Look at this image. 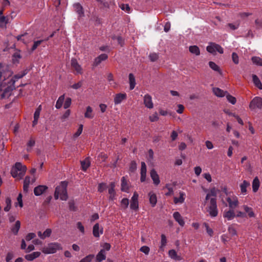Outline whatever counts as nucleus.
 I'll return each mask as SVG.
<instances>
[{"instance_id": "nucleus-1", "label": "nucleus", "mask_w": 262, "mask_h": 262, "mask_svg": "<svg viewBox=\"0 0 262 262\" xmlns=\"http://www.w3.org/2000/svg\"><path fill=\"white\" fill-rule=\"evenodd\" d=\"M204 205L206 206V210L210 216L215 217L217 216L219 210L216 198H211L207 201L205 200Z\"/></svg>"}, {"instance_id": "nucleus-2", "label": "nucleus", "mask_w": 262, "mask_h": 262, "mask_svg": "<svg viewBox=\"0 0 262 262\" xmlns=\"http://www.w3.org/2000/svg\"><path fill=\"white\" fill-rule=\"evenodd\" d=\"M68 183L65 181L61 182L59 185L56 187L54 193V198L55 200L60 198V200L63 201L67 200L68 195L67 193Z\"/></svg>"}, {"instance_id": "nucleus-3", "label": "nucleus", "mask_w": 262, "mask_h": 262, "mask_svg": "<svg viewBox=\"0 0 262 262\" xmlns=\"http://www.w3.org/2000/svg\"><path fill=\"white\" fill-rule=\"evenodd\" d=\"M27 167L21 163L17 162L12 167L11 171L12 176L16 180H20L24 176Z\"/></svg>"}, {"instance_id": "nucleus-4", "label": "nucleus", "mask_w": 262, "mask_h": 262, "mask_svg": "<svg viewBox=\"0 0 262 262\" xmlns=\"http://www.w3.org/2000/svg\"><path fill=\"white\" fill-rule=\"evenodd\" d=\"M61 248L59 244L57 243H53L49 244L48 246L44 247L42 249V252L46 254H53L56 252L57 250Z\"/></svg>"}, {"instance_id": "nucleus-5", "label": "nucleus", "mask_w": 262, "mask_h": 262, "mask_svg": "<svg viewBox=\"0 0 262 262\" xmlns=\"http://www.w3.org/2000/svg\"><path fill=\"white\" fill-rule=\"evenodd\" d=\"M206 49L208 52L212 54H215L216 52H218L220 54L224 53L223 48L220 45L213 42L209 43Z\"/></svg>"}, {"instance_id": "nucleus-6", "label": "nucleus", "mask_w": 262, "mask_h": 262, "mask_svg": "<svg viewBox=\"0 0 262 262\" xmlns=\"http://www.w3.org/2000/svg\"><path fill=\"white\" fill-rule=\"evenodd\" d=\"M249 108L251 110L256 108H262V98L259 97H254L249 104Z\"/></svg>"}, {"instance_id": "nucleus-7", "label": "nucleus", "mask_w": 262, "mask_h": 262, "mask_svg": "<svg viewBox=\"0 0 262 262\" xmlns=\"http://www.w3.org/2000/svg\"><path fill=\"white\" fill-rule=\"evenodd\" d=\"M226 201L228 203V206L230 209H234L238 206V200L237 197L235 195H233L227 197Z\"/></svg>"}, {"instance_id": "nucleus-8", "label": "nucleus", "mask_w": 262, "mask_h": 262, "mask_svg": "<svg viewBox=\"0 0 262 262\" xmlns=\"http://www.w3.org/2000/svg\"><path fill=\"white\" fill-rule=\"evenodd\" d=\"M139 194L137 192H134L130 200V208L132 210H137L139 208L138 202Z\"/></svg>"}, {"instance_id": "nucleus-9", "label": "nucleus", "mask_w": 262, "mask_h": 262, "mask_svg": "<svg viewBox=\"0 0 262 262\" xmlns=\"http://www.w3.org/2000/svg\"><path fill=\"white\" fill-rule=\"evenodd\" d=\"M242 208L244 210V213H245L246 217L249 218H254L256 217V213L252 207L248 206L247 205H243L242 206Z\"/></svg>"}, {"instance_id": "nucleus-10", "label": "nucleus", "mask_w": 262, "mask_h": 262, "mask_svg": "<svg viewBox=\"0 0 262 262\" xmlns=\"http://www.w3.org/2000/svg\"><path fill=\"white\" fill-rule=\"evenodd\" d=\"M72 68L76 72L77 74H81L83 72L81 66L78 63L75 58H72L71 61Z\"/></svg>"}, {"instance_id": "nucleus-11", "label": "nucleus", "mask_w": 262, "mask_h": 262, "mask_svg": "<svg viewBox=\"0 0 262 262\" xmlns=\"http://www.w3.org/2000/svg\"><path fill=\"white\" fill-rule=\"evenodd\" d=\"M143 103L145 107L151 109L154 107V103L152 100V97L149 94H146L143 97Z\"/></svg>"}, {"instance_id": "nucleus-12", "label": "nucleus", "mask_w": 262, "mask_h": 262, "mask_svg": "<svg viewBox=\"0 0 262 262\" xmlns=\"http://www.w3.org/2000/svg\"><path fill=\"white\" fill-rule=\"evenodd\" d=\"M127 95L125 93H118L115 95L114 102L115 105L120 104L123 100L126 99Z\"/></svg>"}, {"instance_id": "nucleus-13", "label": "nucleus", "mask_w": 262, "mask_h": 262, "mask_svg": "<svg viewBox=\"0 0 262 262\" xmlns=\"http://www.w3.org/2000/svg\"><path fill=\"white\" fill-rule=\"evenodd\" d=\"M103 228H100L98 223L95 224L93 228V234L94 236L95 237H99L100 235L103 234Z\"/></svg>"}, {"instance_id": "nucleus-14", "label": "nucleus", "mask_w": 262, "mask_h": 262, "mask_svg": "<svg viewBox=\"0 0 262 262\" xmlns=\"http://www.w3.org/2000/svg\"><path fill=\"white\" fill-rule=\"evenodd\" d=\"M48 187L46 185H39L34 189V193L36 196H39L45 192Z\"/></svg>"}, {"instance_id": "nucleus-15", "label": "nucleus", "mask_w": 262, "mask_h": 262, "mask_svg": "<svg viewBox=\"0 0 262 262\" xmlns=\"http://www.w3.org/2000/svg\"><path fill=\"white\" fill-rule=\"evenodd\" d=\"M108 56L107 54H101L94 59L93 66L94 67L98 66L102 61L106 60Z\"/></svg>"}, {"instance_id": "nucleus-16", "label": "nucleus", "mask_w": 262, "mask_h": 262, "mask_svg": "<svg viewBox=\"0 0 262 262\" xmlns=\"http://www.w3.org/2000/svg\"><path fill=\"white\" fill-rule=\"evenodd\" d=\"M250 184L246 180H244L243 182L239 185L241 189V193L244 195L247 193V188L249 187Z\"/></svg>"}, {"instance_id": "nucleus-17", "label": "nucleus", "mask_w": 262, "mask_h": 262, "mask_svg": "<svg viewBox=\"0 0 262 262\" xmlns=\"http://www.w3.org/2000/svg\"><path fill=\"white\" fill-rule=\"evenodd\" d=\"M173 217L175 221L178 223L180 226L181 227H183L184 226L185 222L184 219L179 212H174L173 214Z\"/></svg>"}, {"instance_id": "nucleus-18", "label": "nucleus", "mask_w": 262, "mask_h": 262, "mask_svg": "<svg viewBox=\"0 0 262 262\" xmlns=\"http://www.w3.org/2000/svg\"><path fill=\"white\" fill-rule=\"evenodd\" d=\"M150 175L151 178L152 179L154 182V184L155 185H159L160 183L159 177L157 172L154 169L150 170Z\"/></svg>"}, {"instance_id": "nucleus-19", "label": "nucleus", "mask_w": 262, "mask_h": 262, "mask_svg": "<svg viewBox=\"0 0 262 262\" xmlns=\"http://www.w3.org/2000/svg\"><path fill=\"white\" fill-rule=\"evenodd\" d=\"M149 201L151 207H155L157 203V197L154 192L150 191L148 193Z\"/></svg>"}, {"instance_id": "nucleus-20", "label": "nucleus", "mask_w": 262, "mask_h": 262, "mask_svg": "<svg viewBox=\"0 0 262 262\" xmlns=\"http://www.w3.org/2000/svg\"><path fill=\"white\" fill-rule=\"evenodd\" d=\"M141 178L140 180L141 182H143L146 180V165L144 162H142L141 163Z\"/></svg>"}, {"instance_id": "nucleus-21", "label": "nucleus", "mask_w": 262, "mask_h": 262, "mask_svg": "<svg viewBox=\"0 0 262 262\" xmlns=\"http://www.w3.org/2000/svg\"><path fill=\"white\" fill-rule=\"evenodd\" d=\"M218 191L219 190L215 187L212 188L210 189L209 192L206 194L205 200L207 201L211 199V198H216Z\"/></svg>"}, {"instance_id": "nucleus-22", "label": "nucleus", "mask_w": 262, "mask_h": 262, "mask_svg": "<svg viewBox=\"0 0 262 262\" xmlns=\"http://www.w3.org/2000/svg\"><path fill=\"white\" fill-rule=\"evenodd\" d=\"M223 217L227 219L228 221L233 219L235 217L233 209H230L228 211H225L223 213Z\"/></svg>"}, {"instance_id": "nucleus-23", "label": "nucleus", "mask_w": 262, "mask_h": 262, "mask_svg": "<svg viewBox=\"0 0 262 262\" xmlns=\"http://www.w3.org/2000/svg\"><path fill=\"white\" fill-rule=\"evenodd\" d=\"M41 253L40 252H34L31 254L25 255V258L28 261H32L35 258L39 257Z\"/></svg>"}, {"instance_id": "nucleus-24", "label": "nucleus", "mask_w": 262, "mask_h": 262, "mask_svg": "<svg viewBox=\"0 0 262 262\" xmlns=\"http://www.w3.org/2000/svg\"><path fill=\"white\" fill-rule=\"evenodd\" d=\"M115 184L114 182H112L110 184V188H108V193L110 194V199L113 200L115 197Z\"/></svg>"}, {"instance_id": "nucleus-25", "label": "nucleus", "mask_w": 262, "mask_h": 262, "mask_svg": "<svg viewBox=\"0 0 262 262\" xmlns=\"http://www.w3.org/2000/svg\"><path fill=\"white\" fill-rule=\"evenodd\" d=\"M96 262H101L106 258V253L104 249H101L96 255Z\"/></svg>"}, {"instance_id": "nucleus-26", "label": "nucleus", "mask_w": 262, "mask_h": 262, "mask_svg": "<svg viewBox=\"0 0 262 262\" xmlns=\"http://www.w3.org/2000/svg\"><path fill=\"white\" fill-rule=\"evenodd\" d=\"M52 233V230L50 229H47L43 233H41V232L39 231L38 232V236L41 238V239H45V238L47 237H49L51 235V234Z\"/></svg>"}, {"instance_id": "nucleus-27", "label": "nucleus", "mask_w": 262, "mask_h": 262, "mask_svg": "<svg viewBox=\"0 0 262 262\" xmlns=\"http://www.w3.org/2000/svg\"><path fill=\"white\" fill-rule=\"evenodd\" d=\"M121 190L122 191L127 192L129 187L127 184V180L125 177H123L121 179Z\"/></svg>"}, {"instance_id": "nucleus-28", "label": "nucleus", "mask_w": 262, "mask_h": 262, "mask_svg": "<svg viewBox=\"0 0 262 262\" xmlns=\"http://www.w3.org/2000/svg\"><path fill=\"white\" fill-rule=\"evenodd\" d=\"M213 92L215 95L220 97H223L225 96L226 95V94H227V92H224V91L218 88H213Z\"/></svg>"}, {"instance_id": "nucleus-29", "label": "nucleus", "mask_w": 262, "mask_h": 262, "mask_svg": "<svg viewBox=\"0 0 262 262\" xmlns=\"http://www.w3.org/2000/svg\"><path fill=\"white\" fill-rule=\"evenodd\" d=\"M180 196L179 198L174 197L173 202L175 204L183 203L185 201V194L184 192H180Z\"/></svg>"}, {"instance_id": "nucleus-30", "label": "nucleus", "mask_w": 262, "mask_h": 262, "mask_svg": "<svg viewBox=\"0 0 262 262\" xmlns=\"http://www.w3.org/2000/svg\"><path fill=\"white\" fill-rule=\"evenodd\" d=\"M252 80L254 85L259 90H262V83L256 75H252Z\"/></svg>"}, {"instance_id": "nucleus-31", "label": "nucleus", "mask_w": 262, "mask_h": 262, "mask_svg": "<svg viewBox=\"0 0 262 262\" xmlns=\"http://www.w3.org/2000/svg\"><path fill=\"white\" fill-rule=\"evenodd\" d=\"M8 21L9 19L7 17L0 15V28H6Z\"/></svg>"}, {"instance_id": "nucleus-32", "label": "nucleus", "mask_w": 262, "mask_h": 262, "mask_svg": "<svg viewBox=\"0 0 262 262\" xmlns=\"http://www.w3.org/2000/svg\"><path fill=\"white\" fill-rule=\"evenodd\" d=\"M168 255L172 259L178 260H180L182 259V257L180 256H178L177 255V252L173 249L169 251Z\"/></svg>"}, {"instance_id": "nucleus-33", "label": "nucleus", "mask_w": 262, "mask_h": 262, "mask_svg": "<svg viewBox=\"0 0 262 262\" xmlns=\"http://www.w3.org/2000/svg\"><path fill=\"white\" fill-rule=\"evenodd\" d=\"M81 165L82 169L83 171H86V169L90 166V161L89 158L85 159L84 160L81 161Z\"/></svg>"}, {"instance_id": "nucleus-34", "label": "nucleus", "mask_w": 262, "mask_h": 262, "mask_svg": "<svg viewBox=\"0 0 262 262\" xmlns=\"http://www.w3.org/2000/svg\"><path fill=\"white\" fill-rule=\"evenodd\" d=\"M84 117L89 119H92L94 117L93 109L90 106L86 107V112L84 113Z\"/></svg>"}, {"instance_id": "nucleus-35", "label": "nucleus", "mask_w": 262, "mask_h": 262, "mask_svg": "<svg viewBox=\"0 0 262 262\" xmlns=\"http://www.w3.org/2000/svg\"><path fill=\"white\" fill-rule=\"evenodd\" d=\"M259 187V181L257 177H255L252 182V189L253 192H256Z\"/></svg>"}, {"instance_id": "nucleus-36", "label": "nucleus", "mask_w": 262, "mask_h": 262, "mask_svg": "<svg viewBox=\"0 0 262 262\" xmlns=\"http://www.w3.org/2000/svg\"><path fill=\"white\" fill-rule=\"evenodd\" d=\"M20 222L19 221H17L15 222V225L14 226L11 227V231L15 235H16L18 233V232L20 229Z\"/></svg>"}, {"instance_id": "nucleus-37", "label": "nucleus", "mask_w": 262, "mask_h": 262, "mask_svg": "<svg viewBox=\"0 0 262 262\" xmlns=\"http://www.w3.org/2000/svg\"><path fill=\"white\" fill-rule=\"evenodd\" d=\"M74 7L76 12L79 14L80 17L83 15V11L82 6L79 4H75Z\"/></svg>"}, {"instance_id": "nucleus-38", "label": "nucleus", "mask_w": 262, "mask_h": 262, "mask_svg": "<svg viewBox=\"0 0 262 262\" xmlns=\"http://www.w3.org/2000/svg\"><path fill=\"white\" fill-rule=\"evenodd\" d=\"M189 50L190 52L195 55H199L200 54V49L199 47L196 46H190L189 48Z\"/></svg>"}, {"instance_id": "nucleus-39", "label": "nucleus", "mask_w": 262, "mask_h": 262, "mask_svg": "<svg viewBox=\"0 0 262 262\" xmlns=\"http://www.w3.org/2000/svg\"><path fill=\"white\" fill-rule=\"evenodd\" d=\"M129 85H130V89L133 90L136 85V81L134 75L132 73L129 74Z\"/></svg>"}, {"instance_id": "nucleus-40", "label": "nucleus", "mask_w": 262, "mask_h": 262, "mask_svg": "<svg viewBox=\"0 0 262 262\" xmlns=\"http://www.w3.org/2000/svg\"><path fill=\"white\" fill-rule=\"evenodd\" d=\"M209 66L210 68L213 71L219 72L220 74H221V70L220 67L214 62L209 61Z\"/></svg>"}, {"instance_id": "nucleus-41", "label": "nucleus", "mask_w": 262, "mask_h": 262, "mask_svg": "<svg viewBox=\"0 0 262 262\" xmlns=\"http://www.w3.org/2000/svg\"><path fill=\"white\" fill-rule=\"evenodd\" d=\"M64 95H62L58 98V99L56 102V105H55V107L56 108L59 109L61 107L63 102L64 101Z\"/></svg>"}, {"instance_id": "nucleus-42", "label": "nucleus", "mask_w": 262, "mask_h": 262, "mask_svg": "<svg viewBox=\"0 0 262 262\" xmlns=\"http://www.w3.org/2000/svg\"><path fill=\"white\" fill-rule=\"evenodd\" d=\"M253 63L262 67V59L259 57L254 56L251 59Z\"/></svg>"}, {"instance_id": "nucleus-43", "label": "nucleus", "mask_w": 262, "mask_h": 262, "mask_svg": "<svg viewBox=\"0 0 262 262\" xmlns=\"http://www.w3.org/2000/svg\"><path fill=\"white\" fill-rule=\"evenodd\" d=\"M203 226L206 228V232L210 236H212L213 235V231L212 229L209 227V225L206 223H203Z\"/></svg>"}, {"instance_id": "nucleus-44", "label": "nucleus", "mask_w": 262, "mask_h": 262, "mask_svg": "<svg viewBox=\"0 0 262 262\" xmlns=\"http://www.w3.org/2000/svg\"><path fill=\"white\" fill-rule=\"evenodd\" d=\"M107 79L108 81L110 84L112 85L114 87H115L116 83L114 81L113 75L112 73L108 74L107 76Z\"/></svg>"}, {"instance_id": "nucleus-45", "label": "nucleus", "mask_w": 262, "mask_h": 262, "mask_svg": "<svg viewBox=\"0 0 262 262\" xmlns=\"http://www.w3.org/2000/svg\"><path fill=\"white\" fill-rule=\"evenodd\" d=\"M6 206L4 208V211L8 212L10 210L11 207V200L10 198H8L6 199Z\"/></svg>"}, {"instance_id": "nucleus-46", "label": "nucleus", "mask_w": 262, "mask_h": 262, "mask_svg": "<svg viewBox=\"0 0 262 262\" xmlns=\"http://www.w3.org/2000/svg\"><path fill=\"white\" fill-rule=\"evenodd\" d=\"M227 100L232 104H235L236 102V98L229 94L226 95Z\"/></svg>"}, {"instance_id": "nucleus-47", "label": "nucleus", "mask_w": 262, "mask_h": 262, "mask_svg": "<svg viewBox=\"0 0 262 262\" xmlns=\"http://www.w3.org/2000/svg\"><path fill=\"white\" fill-rule=\"evenodd\" d=\"M35 145V140L32 138H31L27 143V150L28 151L31 150L32 147Z\"/></svg>"}, {"instance_id": "nucleus-48", "label": "nucleus", "mask_w": 262, "mask_h": 262, "mask_svg": "<svg viewBox=\"0 0 262 262\" xmlns=\"http://www.w3.org/2000/svg\"><path fill=\"white\" fill-rule=\"evenodd\" d=\"M94 257V255L93 254H90L89 255H87L83 258H82L81 260H80L79 262H91L92 259Z\"/></svg>"}, {"instance_id": "nucleus-49", "label": "nucleus", "mask_w": 262, "mask_h": 262, "mask_svg": "<svg viewBox=\"0 0 262 262\" xmlns=\"http://www.w3.org/2000/svg\"><path fill=\"white\" fill-rule=\"evenodd\" d=\"M26 74V73L24 72L22 74L15 75L12 79L13 83H14L16 81H17L19 79H20L22 77H23Z\"/></svg>"}, {"instance_id": "nucleus-50", "label": "nucleus", "mask_w": 262, "mask_h": 262, "mask_svg": "<svg viewBox=\"0 0 262 262\" xmlns=\"http://www.w3.org/2000/svg\"><path fill=\"white\" fill-rule=\"evenodd\" d=\"M228 231L232 236L235 235L237 234L236 230L232 225H231L228 227Z\"/></svg>"}, {"instance_id": "nucleus-51", "label": "nucleus", "mask_w": 262, "mask_h": 262, "mask_svg": "<svg viewBox=\"0 0 262 262\" xmlns=\"http://www.w3.org/2000/svg\"><path fill=\"white\" fill-rule=\"evenodd\" d=\"M77 228L79 230V231L82 234H84L85 233L84 227L81 222H78L76 224Z\"/></svg>"}, {"instance_id": "nucleus-52", "label": "nucleus", "mask_w": 262, "mask_h": 262, "mask_svg": "<svg viewBox=\"0 0 262 262\" xmlns=\"http://www.w3.org/2000/svg\"><path fill=\"white\" fill-rule=\"evenodd\" d=\"M17 203H15V206L18 205L20 207H23V203L22 200V194L19 193L17 198Z\"/></svg>"}, {"instance_id": "nucleus-53", "label": "nucleus", "mask_w": 262, "mask_h": 262, "mask_svg": "<svg viewBox=\"0 0 262 262\" xmlns=\"http://www.w3.org/2000/svg\"><path fill=\"white\" fill-rule=\"evenodd\" d=\"M121 204L122 207L126 209L128 207L129 205V200L127 198L123 199L121 201Z\"/></svg>"}, {"instance_id": "nucleus-54", "label": "nucleus", "mask_w": 262, "mask_h": 262, "mask_svg": "<svg viewBox=\"0 0 262 262\" xmlns=\"http://www.w3.org/2000/svg\"><path fill=\"white\" fill-rule=\"evenodd\" d=\"M21 58V56L19 52H15L13 55V62H18L19 59Z\"/></svg>"}, {"instance_id": "nucleus-55", "label": "nucleus", "mask_w": 262, "mask_h": 262, "mask_svg": "<svg viewBox=\"0 0 262 262\" xmlns=\"http://www.w3.org/2000/svg\"><path fill=\"white\" fill-rule=\"evenodd\" d=\"M167 239L164 234L161 235V246L160 248H163L166 245Z\"/></svg>"}, {"instance_id": "nucleus-56", "label": "nucleus", "mask_w": 262, "mask_h": 262, "mask_svg": "<svg viewBox=\"0 0 262 262\" xmlns=\"http://www.w3.org/2000/svg\"><path fill=\"white\" fill-rule=\"evenodd\" d=\"M149 120L151 122H155L159 120V117L157 113H155L150 115L149 117Z\"/></svg>"}, {"instance_id": "nucleus-57", "label": "nucleus", "mask_w": 262, "mask_h": 262, "mask_svg": "<svg viewBox=\"0 0 262 262\" xmlns=\"http://www.w3.org/2000/svg\"><path fill=\"white\" fill-rule=\"evenodd\" d=\"M140 251L144 253V254L147 255L149 254L150 249L148 246H143L140 248Z\"/></svg>"}, {"instance_id": "nucleus-58", "label": "nucleus", "mask_w": 262, "mask_h": 262, "mask_svg": "<svg viewBox=\"0 0 262 262\" xmlns=\"http://www.w3.org/2000/svg\"><path fill=\"white\" fill-rule=\"evenodd\" d=\"M120 7L122 10L125 11L126 12H130V8L128 4H122L120 5Z\"/></svg>"}, {"instance_id": "nucleus-59", "label": "nucleus", "mask_w": 262, "mask_h": 262, "mask_svg": "<svg viewBox=\"0 0 262 262\" xmlns=\"http://www.w3.org/2000/svg\"><path fill=\"white\" fill-rule=\"evenodd\" d=\"M158 54L155 53H150L149 58L151 61H155L158 59Z\"/></svg>"}, {"instance_id": "nucleus-60", "label": "nucleus", "mask_w": 262, "mask_h": 262, "mask_svg": "<svg viewBox=\"0 0 262 262\" xmlns=\"http://www.w3.org/2000/svg\"><path fill=\"white\" fill-rule=\"evenodd\" d=\"M72 100L70 98H67L63 104V107L65 109L69 108L71 104Z\"/></svg>"}, {"instance_id": "nucleus-61", "label": "nucleus", "mask_w": 262, "mask_h": 262, "mask_svg": "<svg viewBox=\"0 0 262 262\" xmlns=\"http://www.w3.org/2000/svg\"><path fill=\"white\" fill-rule=\"evenodd\" d=\"M83 130V125L82 124L80 125L77 132L74 134V137L75 138L78 137L79 136L81 135Z\"/></svg>"}, {"instance_id": "nucleus-62", "label": "nucleus", "mask_w": 262, "mask_h": 262, "mask_svg": "<svg viewBox=\"0 0 262 262\" xmlns=\"http://www.w3.org/2000/svg\"><path fill=\"white\" fill-rule=\"evenodd\" d=\"M41 110V105H39L38 107L36 110L34 114V118L36 119H38L40 115V113Z\"/></svg>"}, {"instance_id": "nucleus-63", "label": "nucleus", "mask_w": 262, "mask_h": 262, "mask_svg": "<svg viewBox=\"0 0 262 262\" xmlns=\"http://www.w3.org/2000/svg\"><path fill=\"white\" fill-rule=\"evenodd\" d=\"M232 59L233 62L235 64H237L238 63V62H239L238 56L237 55V54L236 53L233 52L232 54Z\"/></svg>"}, {"instance_id": "nucleus-64", "label": "nucleus", "mask_w": 262, "mask_h": 262, "mask_svg": "<svg viewBox=\"0 0 262 262\" xmlns=\"http://www.w3.org/2000/svg\"><path fill=\"white\" fill-rule=\"evenodd\" d=\"M106 188V185L105 183H100L98 185V191L100 192H102L105 190Z\"/></svg>"}]
</instances>
